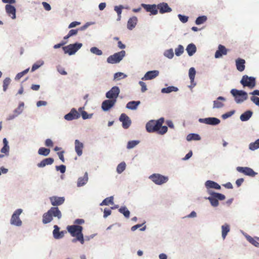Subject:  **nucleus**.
<instances>
[{
	"instance_id": "f257e3e1",
	"label": "nucleus",
	"mask_w": 259,
	"mask_h": 259,
	"mask_svg": "<svg viewBox=\"0 0 259 259\" xmlns=\"http://www.w3.org/2000/svg\"><path fill=\"white\" fill-rule=\"evenodd\" d=\"M67 230L72 237L75 238L72 239V241L74 243L76 241H79L82 244L84 242L83 235L82 233L83 230L82 227L79 225H71L67 227Z\"/></svg>"
},
{
	"instance_id": "f03ea898",
	"label": "nucleus",
	"mask_w": 259,
	"mask_h": 259,
	"mask_svg": "<svg viewBox=\"0 0 259 259\" xmlns=\"http://www.w3.org/2000/svg\"><path fill=\"white\" fill-rule=\"evenodd\" d=\"M56 217L60 219L62 217L61 211L57 207H52L47 212L42 215V223L44 224L50 223L53 220V217Z\"/></svg>"
},
{
	"instance_id": "7ed1b4c3",
	"label": "nucleus",
	"mask_w": 259,
	"mask_h": 259,
	"mask_svg": "<svg viewBox=\"0 0 259 259\" xmlns=\"http://www.w3.org/2000/svg\"><path fill=\"white\" fill-rule=\"evenodd\" d=\"M231 94L234 97L236 103H240L247 99V94L245 91L232 89L231 91Z\"/></svg>"
},
{
	"instance_id": "20e7f679",
	"label": "nucleus",
	"mask_w": 259,
	"mask_h": 259,
	"mask_svg": "<svg viewBox=\"0 0 259 259\" xmlns=\"http://www.w3.org/2000/svg\"><path fill=\"white\" fill-rule=\"evenodd\" d=\"M125 55V52L121 51L110 56L107 59L108 63L115 64L119 62Z\"/></svg>"
},
{
	"instance_id": "39448f33",
	"label": "nucleus",
	"mask_w": 259,
	"mask_h": 259,
	"mask_svg": "<svg viewBox=\"0 0 259 259\" xmlns=\"http://www.w3.org/2000/svg\"><path fill=\"white\" fill-rule=\"evenodd\" d=\"M240 83L244 87H247L250 89H253L256 84L255 78L245 75L242 76Z\"/></svg>"
},
{
	"instance_id": "423d86ee",
	"label": "nucleus",
	"mask_w": 259,
	"mask_h": 259,
	"mask_svg": "<svg viewBox=\"0 0 259 259\" xmlns=\"http://www.w3.org/2000/svg\"><path fill=\"white\" fill-rule=\"evenodd\" d=\"M149 179L157 185H162L166 183L168 180V177L159 174H154L149 177Z\"/></svg>"
},
{
	"instance_id": "0eeeda50",
	"label": "nucleus",
	"mask_w": 259,
	"mask_h": 259,
	"mask_svg": "<svg viewBox=\"0 0 259 259\" xmlns=\"http://www.w3.org/2000/svg\"><path fill=\"white\" fill-rule=\"evenodd\" d=\"M81 44L75 43L65 46L63 48V49L65 53H67L70 55H71L75 53L81 47Z\"/></svg>"
},
{
	"instance_id": "6e6552de",
	"label": "nucleus",
	"mask_w": 259,
	"mask_h": 259,
	"mask_svg": "<svg viewBox=\"0 0 259 259\" xmlns=\"http://www.w3.org/2000/svg\"><path fill=\"white\" fill-rule=\"evenodd\" d=\"M22 212V209H17L15 211L11 219V224L12 225L20 226L22 225V221L20 219L19 215Z\"/></svg>"
},
{
	"instance_id": "1a4fd4ad",
	"label": "nucleus",
	"mask_w": 259,
	"mask_h": 259,
	"mask_svg": "<svg viewBox=\"0 0 259 259\" xmlns=\"http://www.w3.org/2000/svg\"><path fill=\"white\" fill-rule=\"evenodd\" d=\"M120 92V90L118 87L114 86L112 87L110 91L106 94V97L111 100H116Z\"/></svg>"
},
{
	"instance_id": "9d476101",
	"label": "nucleus",
	"mask_w": 259,
	"mask_h": 259,
	"mask_svg": "<svg viewBox=\"0 0 259 259\" xmlns=\"http://www.w3.org/2000/svg\"><path fill=\"white\" fill-rule=\"evenodd\" d=\"M141 6L148 12H150L151 15H155L158 13L157 5L155 4L149 5L142 4Z\"/></svg>"
},
{
	"instance_id": "9b49d317",
	"label": "nucleus",
	"mask_w": 259,
	"mask_h": 259,
	"mask_svg": "<svg viewBox=\"0 0 259 259\" xmlns=\"http://www.w3.org/2000/svg\"><path fill=\"white\" fill-rule=\"evenodd\" d=\"M237 170L240 172L250 177H254L256 173L250 167H237Z\"/></svg>"
},
{
	"instance_id": "f8f14e48",
	"label": "nucleus",
	"mask_w": 259,
	"mask_h": 259,
	"mask_svg": "<svg viewBox=\"0 0 259 259\" xmlns=\"http://www.w3.org/2000/svg\"><path fill=\"white\" fill-rule=\"evenodd\" d=\"M119 120L122 122V127L128 128L131 124V120L129 117L125 113H122L119 117Z\"/></svg>"
},
{
	"instance_id": "ddd939ff",
	"label": "nucleus",
	"mask_w": 259,
	"mask_h": 259,
	"mask_svg": "<svg viewBox=\"0 0 259 259\" xmlns=\"http://www.w3.org/2000/svg\"><path fill=\"white\" fill-rule=\"evenodd\" d=\"M50 200L51 204L53 206H58L64 203L65 198L64 197H58L53 196L50 197Z\"/></svg>"
},
{
	"instance_id": "4468645a",
	"label": "nucleus",
	"mask_w": 259,
	"mask_h": 259,
	"mask_svg": "<svg viewBox=\"0 0 259 259\" xmlns=\"http://www.w3.org/2000/svg\"><path fill=\"white\" fill-rule=\"evenodd\" d=\"M146 130L149 133H153L156 132L158 134V130H159L157 125L156 124L155 120L149 121L146 125Z\"/></svg>"
},
{
	"instance_id": "2eb2a0df",
	"label": "nucleus",
	"mask_w": 259,
	"mask_h": 259,
	"mask_svg": "<svg viewBox=\"0 0 259 259\" xmlns=\"http://www.w3.org/2000/svg\"><path fill=\"white\" fill-rule=\"evenodd\" d=\"M79 117V113L75 109L73 108L71 110L69 113L65 115L64 118L67 120H72L73 119H78Z\"/></svg>"
},
{
	"instance_id": "dca6fc26",
	"label": "nucleus",
	"mask_w": 259,
	"mask_h": 259,
	"mask_svg": "<svg viewBox=\"0 0 259 259\" xmlns=\"http://www.w3.org/2000/svg\"><path fill=\"white\" fill-rule=\"evenodd\" d=\"M164 118H160L157 120L155 121L156 124L159 128L158 134L160 135H163L165 134L167 131V127L166 126H162L164 122Z\"/></svg>"
},
{
	"instance_id": "f3484780",
	"label": "nucleus",
	"mask_w": 259,
	"mask_h": 259,
	"mask_svg": "<svg viewBox=\"0 0 259 259\" xmlns=\"http://www.w3.org/2000/svg\"><path fill=\"white\" fill-rule=\"evenodd\" d=\"M199 121L210 125H217L220 122V120L215 117H208L199 119Z\"/></svg>"
},
{
	"instance_id": "a211bd4d",
	"label": "nucleus",
	"mask_w": 259,
	"mask_h": 259,
	"mask_svg": "<svg viewBox=\"0 0 259 259\" xmlns=\"http://www.w3.org/2000/svg\"><path fill=\"white\" fill-rule=\"evenodd\" d=\"M157 8L159 10V13L160 14L169 13L172 11L171 9L168 6V4L164 2L157 5Z\"/></svg>"
},
{
	"instance_id": "6ab92c4d",
	"label": "nucleus",
	"mask_w": 259,
	"mask_h": 259,
	"mask_svg": "<svg viewBox=\"0 0 259 259\" xmlns=\"http://www.w3.org/2000/svg\"><path fill=\"white\" fill-rule=\"evenodd\" d=\"M116 102V100H106L103 102L102 108L104 111H107L112 107Z\"/></svg>"
},
{
	"instance_id": "aec40b11",
	"label": "nucleus",
	"mask_w": 259,
	"mask_h": 259,
	"mask_svg": "<svg viewBox=\"0 0 259 259\" xmlns=\"http://www.w3.org/2000/svg\"><path fill=\"white\" fill-rule=\"evenodd\" d=\"M228 50L225 48V46L219 45L218 46V50L216 51L214 57L215 58H219L223 55H227Z\"/></svg>"
},
{
	"instance_id": "412c9836",
	"label": "nucleus",
	"mask_w": 259,
	"mask_h": 259,
	"mask_svg": "<svg viewBox=\"0 0 259 259\" xmlns=\"http://www.w3.org/2000/svg\"><path fill=\"white\" fill-rule=\"evenodd\" d=\"M159 71L158 70H153L148 71L142 78V80H151L155 78L159 75Z\"/></svg>"
},
{
	"instance_id": "4be33fe9",
	"label": "nucleus",
	"mask_w": 259,
	"mask_h": 259,
	"mask_svg": "<svg viewBox=\"0 0 259 259\" xmlns=\"http://www.w3.org/2000/svg\"><path fill=\"white\" fill-rule=\"evenodd\" d=\"M6 11L8 15L13 19L16 18V9L11 5H7L5 7Z\"/></svg>"
},
{
	"instance_id": "5701e85b",
	"label": "nucleus",
	"mask_w": 259,
	"mask_h": 259,
	"mask_svg": "<svg viewBox=\"0 0 259 259\" xmlns=\"http://www.w3.org/2000/svg\"><path fill=\"white\" fill-rule=\"evenodd\" d=\"M75 150L78 156H80L82 154V149L83 148V144L79 142L78 140H75Z\"/></svg>"
},
{
	"instance_id": "b1692460",
	"label": "nucleus",
	"mask_w": 259,
	"mask_h": 259,
	"mask_svg": "<svg viewBox=\"0 0 259 259\" xmlns=\"http://www.w3.org/2000/svg\"><path fill=\"white\" fill-rule=\"evenodd\" d=\"M138 22V18L136 16H133L131 18H130L127 23V28L129 30H132L133 28H134Z\"/></svg>"
},
{
	"instance_id": "393cba45",
	"label": "nucleus",
	"mask_w": 259,
	"mask_h": 259,
	"mask_svg": "<svg viewBox=\"0 0 259 259\" xmlns=\"http://www.w3.org/2000/svg\"><path fill=\"white\" fill-rule=\"evenodd\" d=\"M245 61L244 59L241 58L237 59L236 60L237 69L240 72L243 71L245 69Z\"/></svg>"
},
{
	"instance_id": "a878e982",
	"label": "nucleus",
	"mask_w": 259,
	"mask_h": 259,
	"mask_svg": "<svg viewBox=\"0 0 259 259\" xmlns=\"http://www.w3.org/2000/svg\"><path fill=\"white\" fill-rule=\"evenodd\" d=\"M54 229L53 230V235L55 239H60L63 237L64 233L63 231L60 232L59 228L58 226L55 225Z\"/></svg>"
},
{
	"instance_id": "bb28decb",
	"label": "nucleus",
	"mask_w": 259,
	"mask_h": 259,
	"mask_svg": "<svg viewBox=\"0 0 259 259\" xmlns=\"http://www.w3.org/2000/svg\"><path fill=\"white\" fill-rule=\"evenodd\" d=\"M54 162V159L53 158H47L42 160L40 162L37 164V166L39 167H43L47 165L52 164Z\"/></svg>"
},
{
	"instance_id": "cd10ccee",
	"label": "nucleus",
	"mask_w": 259,
	"mask_h": 259,
	"mask_svg": "<svg viewBox=\"0 0 259 259\" xmlns=\"http://www.w3.org/2000/svg\"><path fill=\"white\" fill-rule=\"evenodd\" d=\"M205 185L207 188H213L217 190L221 189V186L218 183L212 181H207Z\"/></svg>"
},
{
	"instance_id": "c85d7f7f",
	"label": "nucleus",
	"mask_w": 259,
	"mask_h": 259,
	"mask_svg": "<svg viewBox=\"0 0 259 259\" xmlns=\"http://www.w3.org/2000/svg\"><path fill=\"white\" fill-rule=\"evenodd\" d=\"M220 100L225 101L226 100L225 98L223 97H219L217 99V100L213 101V108H220L224 106V104L223 102L220 101Z\"/></svg>"
},
{
	"instance_id": "c756f323",
	"label": "nucleus",
	"mask_w": 259,
	"mask_h": 259,
	"mask_svg": "<svg viewBox=\"0 0 259 259\" xmlns=\"http://www.w3.org/2000/svg\"><path fill=\"white\" fill-rule=\"evenodd\" d=\"M88 181V175L86 172H85L83 177H80L77 181V186L81 187L85 185Z\"/></svg>"
},
{
	"instance_id": "7c9ffc66",
	"label": "nucleus",
	"mask_w": 259,
	"mask_h": 259,
	"mask_svg": "<svg viewBox=\"0 0 259 259\" xmlns=\"http://www.w3.org/2000/svg\"><path fill=\"white\" fill-rule=\"evenodd\" d=\"M186 51L190 56L193 55L196 52V47L193 44H190L186 48Z\"/></svg>"
},
{
	"instance_id": "2f4dec72",
	"label": "nucleus",
	"mask_w": 259,
	"mask_h": 259,
	"mask_svg": "<svg viewBox=\"0 0 259 259\" xmlns=\"http://www.w3.org/2000/svg\"><path fill=\"white\" fill-rule=\"evenodd\" d=\"M252 112L248 110L244 112L240 115V119L242 121H247L252 116Z\"/></svg>"
},
{
	"instance_id": "473e14b6",
	"label": "nucleus",
	"mask_w": 259,
	"mask_h": 259,
	"mask_svg": "<svg viewBox=\"0 0 259 259\" xmlns=\"http://www.w3.org/2000/svg\"><path fill=\"white\" fill-rule=\"evenodd\" d=\"M140 104V101H131L129 102L126 106L128 109L132 110H135L137 109L138 106Z\"/></svg>"
},
{
	"instance_id": "72a5a7b5",
	"label": "nucleus",
	"mask_w": 259,
	"mask_h": 259,
	"mask_svg": "<svg viewBox=\"0 0 259 259\" xmlns=\"http://www.w3.org/2000/svg\"><path fill=\"white\" fill-rule=\"evenodd\" d=\"M124 8V7L122 5L116 6L114 7V10L117 13L118 16L117 19V21H120L121 20L122 11Z\"/></svg>"
},
{
	"instance_id": "f704fd0d",
	"label": "nucleus",
	"mask_w": 259,
	"mask_h": 259,
	"mask_svg": "<svg viewBox=\"0 0 259 259\" xmlns=\"http://www.w3.org/2000/svg\"><path fill=\"white\" fill-rule=\"evenodd\" d=\"M85 28V26H84L80 28V29H71V30H70L69 31V32H68V34L66 36H64V39H68L70 37L77 34V33L78 32V31L79 30H82Z\"/></svg>"
},
{
	"instance_id": "c9c22d12",
	"label": "nucleus",
	"mask_w": 259,
	"mask_h": 259,
	"mask_svg": "<svg viewBox=\"0 0 259 259\" xmlns=\"http://www.w3.org/2000/svg\"><path fill=\"white\" fill-rule=\"evenodd\" d=\"M230 226L228 224H225L222 226V237L224 239L226 238V237L228 233L230 231Z\"/></svg>"
},
{
	"instance_id": "e433bc0d",
	"label": "nucleus",
	"mask_w": 259,
	"mask_h": 259,
	"mask_svg": "<svg viewBox=\"0 0 259 259\" xmlns=\"http://www.w3.org/2000/svg\"><path fill=\"white\" fill-rule=\"evenodd\" d=\"M178 91V89L176 87L170 86L167 88H163L161 90V92L163 93H169L172 92H177Z\"/></svg>"
},
{
	"instance_id": "4c0bfd02",
	"label": "nucleus",
	"mask_w": 259,
	"mask_h": 259,
	"mask_svg": "<svg viewBox=\"0 0 259 259\" xmlns=\"http://www.w3.org/2000/svg\"><path fill=\"white\" fill-rule=\"evenodd\" d=\"M24 104L23 102H21L19 103L18 107L14 110V113L17 116L20 114L23 110L24 108Z\"/></svg>"
},
{
	"instance_id": "58836bf2",
	"label": "nucleus",
	"mask_w": 259,
	"mask_h": 259,
	"mask_svg": "<svg viewBox=\"0 0 259 259\" xmlns=\"http://www.w3.org/2000/svg\"><path fill=\"white\" fill-rule=\"evenodd\" d=\"M201 138L200 136L196 134H190L187 136V140L188 141L191 140H200Z\"/></svg>"
},
{
	"instance_id": "ea45409f",
	"label": "nucleus",
	"mask_w": 259,
	"mask_h": 259,
	"mask_svg": "<svg viewBox=\"0 0 259 259\" xmlns=\"http://www.w3.org/2000/svg\"><path fill=\"white\" fill-rule=\"evenodd\" d=\"M119 211L123 214L126 218H129L130 212L125 206L120 207L119 209Z\"/></svg>"
},
{
	"instance_id": "a19ab883",
	"label": "nucleus",
	"mask_w": 259,
	"mask_h": 259,
	"mask_svg": "<svg viewBox=\"0 0 259 259\" xmlns=\"http://www.w3.org/2000/svg\"><path fill=\"white\" fill-rule=\"evenodd\" d=\"M113 204V197L110 196L105 198L101 203V205H108Z\"/></svg>"
},
{
	"instance_id": "79ce46f5",
	"label": "nucleus",
	"mask_w": 259,
	"mask_h": 259,
	"mask_svg": "<svg viewBox=\"0 0 259 259\" xmlns=\"http://www.w3.org/2000/svg\"><path fill=\"white\" fill-rule=\"evenodd\" d=\"M50 152V150L46 148L41 147L38 149V153L40 155L48 156Z\"/></svg>"
},
{
	"instance_id": "37998d69",
	"label": "nucleus",
	"mask_w": 259,
	"mask_h": 259,
	"mask_svg": "<svg viewBox=\"0 0 259 259\" xmlns=\"http://www.w3.org/2000/svg\"><path fill=\"white\" fill-rule=\"evenodd\" d=\"M196 74V71L194 68L191 67L189 70V76L191 80V83H193L194 81V78Z\"/></svg>"
},
{
	"instance_id": "c03bdc74",
	"label": "nucleus",
	"mask_w": 259,
	"mask_h": 259,
	"mask_svg": "<svg viewBox=\"0 0 259 259\" xmlns=\"http://www.w3.org/2000/svg\"><path fill=\"white\" fill-rule=\"evenodd\" d=\"M11 79L9 77H6L4 80L3 87V91L4 92H6L7 90L9 85L11 83Z\"/></svg>"
},
{
	"instance_id": "a18cd8bd",
	"label": "nucleus",
	"mask_w": 259,
	"mask_h": 259,
	"mask_svg": "<svg viewBox=\"0 0 259 259\" xmlns=\"http://www.w3.org/2000/svg\"><path fill=\"white\" fill-rule=\"evenodd\" d=\"M212 206L214 207L218 206L219 205V201L214 197V196L211 194V196L208 198Z\"/></svg>"
},
{
	"instance_id": "49530a36",
	"label": "nucleus",
	"mask_w": 259,
	"mask_h": 259,
	"mask_svg": "<svg viewBox=\"0 0 259 259\" xmlns=\"http://www.w3.org/2000/svg\"><path fill=\"white\" fill-rule=\"evenodd\" d=\"M184 51V48L181 45H179L175 49V54L177 56H181Z\"/></svg>"
},
{
	"instance_id": "de8ad7c7",
	"label": "nucleus",
	"mask_w": 259,
	"mask_h": 259,
	"mask_svg": "<svg viewBox=\"0 0 259 259\" xmlns=\"http://www.w3.org/2000/svg\"><path fill=\"white\" fill-rule=\"evenodd\" d=\"M125 166H126V164H125V162H123L119 163L117 166V168H116L117 172L118 174H121L125 169Z\"/></svg>"
},
{
	"instance_id": "09e8293b",
	"label": "nucleus",
	"mask_w": 259,
	"mask_h": 259,
	"mask_svg": "<svg viewBox=\"0 0 259 259\" xmlns=\"http://www.w3.org/2000/svg\"><path fill=\"white\" fill-rule=\"evenodd\" d=\"M29 70V68H27L24 70H23V71L21 72H19L15 76V79L16 80H19L21 78H22L24 75H25L26 74H27L28 71Z\"/></svg>"
},
{
	"instance_id": "8fccbe9b",
	"label": "nucleus",
	"mask_w": 259,
	"mask_h": 259,
	"mask_svg": "<svg viewBox=\"0 0 259 259\" xmlns=\"http://www.w3.org/2000/svg\"><path fill=\"white\" fill-rule=\"evenodd\" d=\"M207 20V18L205 16L198 17L195 23L197 25H200L204 23Z\"/></svg>"
},
{
	"instance_id": "3c124183",
	"label": "nucleus",
	"mask_w": 259,
	"mask_h": 259,
	"mask_svg": "<svg viewBox=\"0 0 259 259\" xmlns=\"http://www.w3.org/2000/svg\"><path fill=\"white\" fill-rule=\"evenodd\" d=\"M258 148H259V139L249 144V149L251 150H254Z\"/></svg>"
},
{
	"instance_id": "603ef678",
	"label": "nucleus",
	"mask_w": 259,
	"mask_h": 259,
	"mask_svg": "<svg viewBox=\"0 0 259 259\" xmlns=\"http://www.w3.org/2000/svg\"><path fill=\"white\" fill-rule=\"evenodd\" d=\"M164 55L169 59H172L174 56L173 50L170 49L166 50L164 53Z\"/></svg>"
},
{
	"instance_id": "864d4df0",
	"label": "nucleus",
	"mask_w": 259,
	"mask_h": 259,
	"mask_svg": "<svg viewBox=\"0 0 259 259\" xmlns=\"http://www.w3.org/2000/svg\"><path fill=\"white\" fill-rule=\"evenodd\" d=\"M91 52L94 54L100 56L102 55L103 53L101 50H99L98 48L94 47L91 48Z\"/></svg>"
},
{
	"instance_id": "5fc2aeb1",
	"label": "nucleus",
	"mask_w": 259,
	"mask_h": 259,
	"mask_svg": "<svg viewBox=\"0 0 259 259\" xmlns=\"http://www.w3.org/2000/svg\"><path fill=\"white\" fill-rule=\"evenodd\" d=\"M43 64H44L43 61H39L36 62L32 65V67L31 68V71L32 72L34 71L35 70H36V69L39 68L41 66H42L43 65Z\"/></svg>"
},
{
	"instance_id": "6e6d98bb",
	"label": "nucleus",
	"mask_w": 259,
	"mask_h": 259,
	"mask_svg": "<svg viewBox=\"0 0 259 259\" xmlns=\"http://www.w3.org/2000/svg\"><path fill=\"white\" fill-rule=\"evenodd\" d=\"M247 240L255 247H259V242H258L255 238L248 236L247 237Z\"/></svg>"
},
{
	"instance_id": "4d7b16f0",
	"label": "nucleus",
	"mask_w": 259,
	"mask_h": 259,
	"mask_svg": "<svg viewBox=\"0 0 259 259\" xmlns=\"http://www.w3.org/2000/svg\"><path fill=\"white\" fill-rule=\"evenodd\" d=\"M212 194L214 196L218 201L219 200H223L225 199V196L222 194L213 192L212 193Z\"/></svg>"
},
{
	"instance_id": "13d9d810",
	"label": "nucleus",
	"mask_w": 259,
	"mask_h": 259,
	"mask_svg": "<svg viewBox=\"0 0 259 259\" xmlns=\"http://www.w3.org/2000/svg\"><path fill=\"white\" fill-rule=\"evenodd\" d=\"M139 143L138 141H129L127 143V148L128 149H131L135 147Z\"/></svg>"
},
{
	"instance_id": "bf43d9fd",
	"label": "nucleus",
	"mask_w": 259,
	"mask_h": 259,
	"mask_svg": "<svg viewBox=\"0 0 259 259\" xmlns=\"http://www.w3.org/2000/svg\"><path fill=\"white\" fill-rule=\"evenodd\" d=\"M126 76V75L124 74L123 73L121 72L116 73L114 75V79L117 80H119L121 78H125Z\"/></svg>"
},
{
	"instance_id": "052dcab7",
	"label": "nucleus",
	"mask_w": 259,
	"mask_h": 259,
	"mask_svg": "<svg viewBox=\"0 0 259 259\" xmlns=\"http://www.w3.org/2000/svg\"><path fill=\"white\" fill-rule=\"evenodd\" d=\"M56 168L57 170H59L62 174L64 173L66 170V166L64 165L56 166Z\"/></svg>"
},
{
	"instance_id": "680f3d73",
	"label": "nucleus",
	"mask_w": 259,
	"mask_h": 259,
	"mask_svg": "<svg viewBox=\"0 0 259 259\" xmlns=\"http://www.w3.org/2000/svg\"><path fill=\"white\" fill-rule=\"evenodd\" d=\"M82 117L83 119L90 118L92 117V115H89L88 113L85 111H82L81 112Z\"/></svg>"
},
{
	"instance_id": "e2e57ef3",
	"label": "nucleus",
	"mask_w": 259,
	"mask_h": 259,
	"mask_svg": "<svg viewBox=\"0 0 259 259\" xmlns=\"http://www.w3.org/2000/svg\"><path fill=\"white\" fill-rule=\"evenodd\" d=\"M178 17H179V18L180 20V21L181 22H182L183 23H186L188 21V18L187 16H183L181 14H179L178 15Z\"/></svg>"
},
{
	"instance_id": "0e129e2a",
	"label": "nucleus",
	"mask_w": 259,
	"mask_h": 259,
	"mask_svg": "<svg viewBox=\"0 0 259 259\" xmlns=\"http://www.w3.org/2000/svg\"><path fill=\"white\" fill-rule=\"evenodd\" d=\"M139 84L141 87V91L142 92H145L147 90V87L146 83L142 81L139 82Z\"/></svg>"
},
{
	"instance_id": "69168bd1",
	"label": "nucleus",
	"mask_w": 259,
	"mask_h": 259,
	"mask_svg": "<svg viewBox=\"0 0 259 259\" xmlns=\"http://www.w3.org/2000/svg\"><path fill=\"white\" fill-rule=\"evenodd\" d=\"M251 100L256 105L259 106V98L255 96H252Z\"/></svg>"
},
{
	"instance_id": "338daca9",
	"label": "nucleus",
	"mask_w": 259,
	"mask_h": 259,
	"mask_svg": "<svg viewBox=\"0 0 259 259\" xmlns=\"http://www.w3.org/2000/svg\"><path fill=\"white\" fill-rule=\"evenodd\" d=\"M57 70L61 75H65L67 74V72L60 66L57 67Z\"/></svg>"
},
{
	"instance_id": "774afa93",
	"label": "nucleus",
	"mask_w": 259,
	"mask_h": 259,
	"mask_svg": "<svg viewBox=\"0 0 259 259\" xmlns=\"http://www.w3.org/2000/svg\"><path fill=\"white\" fill-rule=\"evenodd\" d=\"M45 145L47 147H53V142L50 139H47L45 141Z\"/></svg>"
}]
</instances>
